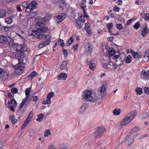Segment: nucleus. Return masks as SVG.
<instances>
[{
    "label": "nucleus",
    "mask_w": 149,
    "mask_h": 149,
    "mask_svg": "<svg viewBox=\"0 0 149 149\" xmlns=\"http://www.w3.org/2000/svg\"><path fill=\"white\" fill-rule=\"evenodd\" d=\"M36 27L37 28L36 30L29 31L28 33L29 36H35L38 33V32L40 33L41 32H46L48 31V27H45L44 24L41 22L38 23Z\"/></svg>",
    "instance_id": "f257e3e1"
},
{
    "label": "nucleus",
    "mask_w": 149,
    "mask_h": 149,
    "mask_svg": "<svg viewBox=\"0 0 149 149\" xmlns=\"http://www.w3.org/2000/svg\"><path fill=\"white\" fill-rule=\"evenodd\" d=\"M137 112L136 111H131L127 114L125 117L121 121V126H125L131 122L136 115Z\"/></svg>",
    "instance_id": "f03ea898"
},
{
    "label": "nucleus",
    "mask_w": 149,
    "mask_h": 149,
    "mask_svg": "<svg viewBox=\"0 0 149 149\" xmlns=\"http://www.w3.org/2000/svg\"><path fill=\"white\" fill-rule=\"evenodd\" d=\"M139 127H135L133 128L130 132V134L127 136L125 138V141H129L128 144L130 146L133 143L134 139L138 135L137 132L139 130Z\"/></svg>",
    "instance_id": "7ed1b4c3"
},
{
    "label": "nucleus",
    "mask_w": 149,
    "mask_h": 149,
    "mask_svg": "<svg viewBox=\"0 0 149 149\" xmlns=\"http://www.w3.org/2000/svg\"><path fill=\"white\" fill-rule=\"evenodd\" d=\"M83 97L87 101L91 102H95L98 100L96 94H92V91L91 90L85 91Z\"/></svg>",
    "instance_id": "20e7f679"
},
{
    "label": "nucleus",
    "mask_w": 149,
    "mask_h": 149,
    "mask_svg": "<svg viewBox=\"0 0 149 149\" xmlns=\"http://www.w3.org/2000/svg\"><path fill=\"white\" fill-rule=\"evenodd\" d=\"M105 131V129L104 128L101 127H98L95 129L94 132V138L95 139L100 138Z\"/></svg>",
    "instance_id": "39448f33"
},
{
    "label": "nucleus",
    "mask_w": 149,
    "mask_h": 149,
    "mask_svg": "<svg viewBox=\"0 0 149 149\" xmlns=\"http://www.w3.org/2000/svg\"><path fill=\"white\" fill-rule=\"evenodd\" d=\"M24 64L19 63L17 65L15 66V72L16 74L19 75L23 72L24 70Z\"/></svg>",
    "instance_id": "423d86ee"
},
{
    "label": "nucleus",
    "mask_w": 149,
    "mask_h": 149,
    "mask_svg": "<svg viewBox=\"0 0 149 149\" xmlns=\"http://www.w3.org/2000/svg\"><path fill=\"white\" fill-rule=\"evenodd\" d=\"M12 39L9 36H6L3 35H0V43L1 44H10Z\"/></svg>",
    "instance_id": "0eeeda50"
},
{
    "label": "nucleus",
    "mask_w": 149,
    "mask_h": 149,
    "mask_svg": "<svg viewBox=\"0 0 149 149\" xmlns=\"http://www.w3.org/2000/svg\"><path fill=\"white\" fill-rule=\"evenodd\" d=\"M97 93L99 97L101 98L104 97L107 92L106 88L104 85H103L102 86L99 87L97 90Z\"/></svg>",
    "instance_id": "6e6552de"
},
{
    "label": "nucleus",
    "mask_w": 149,
    "mask_h": 149,
    "mask_svg": "<svg viewBox=\"0 0 149 149\" xmlns=\"http://www.w3.org/2000/svg\"><path fill=\"white\" fill-rule=\"evenodd\" d=\"M13 47L17 52H24V47L22 45L19 44H14L13 46Z\"/></svg>",
    "instance_id": "1a4fd4ad"
},
{
    "label": "nucleus",
    "mask_w": 149,
    "mask_h": 149,
    "mask_svg": "<svg viewBox=\"0 0 149 149\" xmlns=\"http://www.w3.org/2000/svg\"><path fill=\"white\" fill-rule=\"evenodd\" d=\"M45 38L46 40L45 41L42 42H41L38 46V47L40 48L46 46V45L49 44L50 41V36L49 35H47L45 36Z\"/></svg>",
    "instance_id": "9d476101"
},
{
    "label": "nucleus",
    "mask_w": 149,
    "mask_h": 149,
    "mask_svg": "<svg viewBox=\"0 0 149 149\" xmlns=\"http://www.w3.org/2000/svg\"><path fill=\"white\" fill-rule=\"evenodd\" d=\"M54 94L52 92H50L49 93L47 96V99H45L43 100V104H49L51 103L50 100L51 97L54 96Z\"/></svg>",
    "instance_id": "9b49d317"
},
{
    "label": "nucleus",
    "mask_w": 149,
    "mask_h": 149,
    "mask_svg": "<svg viewBox=\"0 0 149 149\" xmlns=\"http://www.w3.org/2000/svg\"><path fill=\"white\" fill-rule=\"evenodd\" d=\"M31 98H28L26 97L24 98L22 100V102L20 104L19 106V108L21 109L24 106H25L29 103V102L31 100Z\"/></svg>",
    "instance_id": "f8f14e48"
},
{
    "label": "nucleus",
    "mask_w": 149,
    "mask_h": 149,
    "mask_svg": "<svg viewBox=\"0 0 149 149\" xmlns=\"http://www.w3.org/2000/svg\"><path fill=\"white\" fill-rule=\"evenodd\" d=\"M8 78V73L3 71V69L0 68V79L5 80Z\"/></svg>",
    "instance_id": "ddd939ff"
},
{
    "label": "nucleus",
    "mask_w": 149,
    "mask_h": 149,
    "mask_svg": "<svg viewBox=\"0 0 149 149\" xmlns=\"http://www.w3.org/2000/svg\"><path fill=\"white\" fill-rule=\"evenodd\" d=\"M15 57L18 60L19 63H21V61H23L25 55L24 52H22L20 53L16 54Z\"/></svg>",
    "instance_id": "4468645a"
},
{
    "label": "nucleus",
    "mask_w": 149,
    "mask_h": 149,
    "mask_svg": "<svg viewBox=\"0 0 149 149\" xmlns=\"http://www.w3.org/2000/svg\"><path fill=\"white\" fill-rule=\"evenodd\" d=\"M113 26V24L112 23H109L107 24V27L108 29L109 32L110 34L111 35H118V33H117L116 34H115V33H112L111 30L112 29Z\"/></svg>",
    "instance_id": "2eb2a0df"
},
{
    "label": "nucleus",
    "mask_w": 149,
    "mask_h": 149,
    "mask_svg": "<svg viewBox=\"0 0 149 149\" xmlns=\"http://www.w3.org/2000/svg\"><path fill=\"white\" fill-rule=\"evenodd\" d=\"M17 105V102L14 98L12 99L8 104V106L9 107H16Z\"/></svg>",
    "instance_id": "dca6fc26"
},
{
    "label": "nucleus",
    "mask_w": 149,
    "mask_h": 149,
    "mask_svg": "<svg viewBox=\"0 0 149 149\" xmlns=\"http://www.w3.org/2000/svg\"><path fill=\"white\" fill-rule=\"evenodd\" d=\"M53 2L55 5H59V8H61L62 6L61 5V4H63L64 2L63 0H53Z\"/></svg>",
    "instance_id": "f3484780"
},
{
    "label": "nucleus",
    "mask_w": 149,
    "mask_h": 149,
    "mask_svg": "<svg viewBox=\"0 0 149 149\" xmlns=\"http://www.w3.org/2000/svg\"><path fill=\"white\" fill-rule=\"evenodd\" d=\"M62 76H63V79L65 80L67 77V75L65 73H61L58 75L57 77L58 79L59 80H61L62 78Z\"/></svg>",
    "instance_id": "a211bd4d"
},
{
    "label": "nucleus",
    "mask_w": 149,
    "mask_h": 149,
    "mask_svg": "<svg viewBox=\"0 0 149 149\" xmlns=\"http://www.w3.org/2000/svg\"><path fill=\"white\" fill-rule=\"evenodd\" d=\"M87 64L89 65L90 69L93 71H94V67L95 66V63H93L92 60H91L89 61H88L87 62Z\"/></svg>",
    "instance_id": "6ab92c4d"
},
{
    "label": "nucleus",
    "mask_w": 149,
    "mask_h": 149,
    "mask_svg": "<svg viewBox=\"0 0 149 149\" xmlns=\"http://www.w3.org/2000/svg\"><path fill=\"white\" fill-rule=\"evenodd\" d=\"M86 52L87 53H91L92 50L93 46L91 45L88 44L85 46Z\"/></svg>",
    "instance_id": "aec40b11"
},
{
    "label": "nucleus",
    "mask_w": 149,
    "mask_h": 149,
    "mask_svg": "<svg viewBox=\"0 0 149 149\" xmlns=\"http://www.w3.org/2000/svg\"><path fill=\"white\" fill-rule=\"evenodd\" d=\"M66 15L65 14L60 13L57 16V19L59 20L58 21V23L59 22H61L66 17Z\"/></svg>",
    "instance_id": "412c9836"
},
{
    "label": "nucleus",
    "mask_w": 149,
    "mask_h": 149,
    "mask_svg": "<svg viewBox=\"0 0 149 149\" xmlns=\"http://www.w3.org/2000/svg\"><path fill=\"white\" fill-rule=\"evenodd\" d=\"M87 105L86 104H84L82 106L80 107L79 112L80 113L83 114L85 111Z\"/></svg>",
    "instance_id": "4be33fe9"
},
{
    "label": "nucleus",
    "mask_w": 149,
    "mask_h": 149,
    "mask_svg": "<svg viewBox=\"0 0 149 149\" xmlns=\"http://www.w3.org/2000/svg\"><path fill=\"white\" fill-rule=\"evenodd\" d=\"M68 62L66 61H64L62 63L61 66L60 68L61 70L67 68V65Z\"/></svg>",
    "instance_id": "5701e85b"
},
{
    "label": "nucleus",
    "mask_w": 149,
    "mask_h": 149,
    "mask_svg": "<svg viewBox=\"0 0 149 149\" xmlns=\"http://www.w3.org/2000/svg\"><path fill=\"white\" fill-rule=\"evenodd\" d=\"M108 65V68L111 69H115L117 67V66L113 63L110 61Z\"/></svg>",
    "instance_id": "b1692460"
},
{
    "label": "nucleus",
    "mask_w": 149,
    "mask_h": 149,
    "mask_svg": "<svg viewBox=\"0 0 149 149\" xmlns=\"http://www.w3.org/2000/svg\"><path fill=\"white\" fill-rule=\"evenodd\" d=\"M149 32V30L147 27H145L142 30L141 32L142 35L144 37L146 34Z\"/></svg>",
    "instance_id": "393cba45"
},
{
    "label": "nucleus",
    "mask_w": 149,
    "mask_h": 149,
    "mask_svg": "<svg viewBox=\"0 0 149 149\" xmlns=\"http://www.w3.org/2000/svg\"><path fill=\"white\" fill-rule=\"evenodd\" d=\"M115 52L114 49L112 48H110L109 49L108 53L110 56H111Z\"/></svg>",
    "instance_id": "a878e982"
},
{
    "label": "nucleus",
    "mask_w": 149,
    "mask_h": 149,
    "mask_svg": "<svg viewBox=\"0 0 149 149\" xmlns=\"http://www.w3.org/2000/svg\"><path fill=\"white\" fill-rule=\"evenodd\" d=\"M142 54L141 52H136L135 55V58H134L135 60L136 61H138L139 59L141 58L142 57Z\"/></svg>",
    "instance_id": "bb28decb"
},
{
    "label": "nucleus",
    "mask_w": 149,
    "mask_h": 149,
    "mask_svg": "<svg viewBox=\"0 0 149 149\" xmlns=\"http://www.w3.org/2000/svg\"><path fill=\"white\" fill-rule=\"evenodd\" d=\"M37 74L38 73L37 72L33 71L28 76V77L29 79H32L34 77L36 76Z\"/></svg>",
    "instance_id": "cd10ccee"
},
{
    "label": "nucleus",
    "mask_w": 149,
    "mask_h": 149,
    "mask_svg": "<svg viewBox=\"0 0 149 149\" xmlns=\"http://www.w3.org/2000/svg\"><path fill=\"white\" fill-rule=\"evenodd\" d=\"M44 116V115L42 113L39 114L38 116V118L36 119V120L41 122Z\"/></svg>",
    "instance_id": "c85d7f7f"
},
{
    "label": "nucleus",
    "mask_w": 149,
    "mask_h": 149,
    "mask_svg": "<svg viewBox=\"0 0 149 149\" xmlns=\"http://www.w3.org/2000/svg\"><path fill=\"white\" fill-rule=\"evenodd\" d=\"M132 57L130 55H129L125 58V61L127 63H130L132 61Z\"/></svg>",
    "instance_id": "c756f323"
},
{
    "label": "nucleus",
    "mask_w": 149,
    "mask_h": 149,
    "mask_svg": "<svg viewBox=\"0 0 149 149\" xmlns=\"http://www.w3.org/2000/svg\"><path fill=\"white\" fill-rule=\"evenodd\" d=\"M113 113L115 115H119L120 113V109H117L116 108H115L113 110Z\"/></svg>",
    "instance_id": "7c9ffc66"
},
{
    "label": "nucleus",
    "mask_w": 149,
    "mask_h": 149,
    "mask_svg": "<svg viewBox=\"0 0 149 149\" xmlns=\"http://www.w3.org/2000/svg\"><path fill=\"white\" fill-rule=\"evenodd\" d=\"M149 73V70H143L141 72V75H143L144 76H147L148 77Z\"/></svg>",
    "instance_id": "2f4dec72"
},
{
    "label": "nucleus",
    "mask_w": 149,
    "mask_h": 149,
    "mask_svg": "<svg viewBox=\"0 0 149 149\" xmlns=\"http://www.w3.org/2000/svg\"><path fill=\"white\" fill-rule=\"evenodd\" d=\"M149 117V114L148 113L143 114L141 116V118L142 120H145Z\"/></svg>",
    "instance_id": "473e14b6"
},
{
    "label": "nucleus",
    "mask_w": 149,
    "mask_h": 149,
    "mask_svg": "<svg viewBox=\"0 0 149 149\" xmlns=\"http://www.w3.org/2000/svg\"><path fill=\"white\" fill-rule=\"evenodd\" d=\"M26 97L31 98L30 97V88H27L26 90Z\"/></svg>",
    "instance_id": "72a5a7b5"
},
{
    "label": "nucleus",
    "mask_w": 149,
    "mask_h": 149,
    "mask_svg": "<svg viewBox=\"0 0 149 149\" xmlns=\"http://www.w3.org/2000/svg\"><path fill=\"white\" fill-rule=\"evenodd\" d=\"M36 15V12L32 11L28 15V16L29 18H31L34 17Z\"/></svg>",
    "instance_id": "f704fd0d"
},
{
    "label": "nucleus",
    "mask_w": 149,
    "mask_h": 149,
    "mask_svg": "<svg viewBox=\"0 0 149 149\" xmlns=\"http://www.w3.org/2000/svg\"><path fill=\"white\" fill-rule=\"evenodd\" d=\"M6 15V12L4 10L1 9L0 10V17H5Z\"/></svg>",
    "instance_id": "c9c22d12"
},
{
    "label": "nucleus",
    "mask_w": 149,
    "mask_h": 149,
    "mask_svg": "<svg viewBox=\"0 0 149 149\" xmlns=\"http://www.w3.org/2000/svg\"><path fill=\"white\" fill-rule=\"evenodd\" d=\"M10 119L13 124L15 123L17 121V119L15 118V116L14 115L10 116Z\"/></svg>",
    "instance_id": "e433bc0d"
},
{
    "label": "nucleus",
    "mask_w": 149,
    "mask_h": 149,
    "mask_svg": "<svg viewBox=\"0 0 149 149\" xmlns=\"http://www.w3.org/2000/svg\"><path fill=\"white\" fill-rule=\"evenodd\" d=\"M86 2V0H83L81 1V3L80 4L81 8L82 9H84L86 7V5L85 4Z\"/></svg>",
    "instance_id": "4c0bfd02"
},
{
    "label": "nucleus",
    "mask_w": 149,
    "mask_h": 149,
    "mask_svg": "<svg viewBox=\"0 0 149 149\" xmlns=\"http://www.w3.org/2000/svg\"><path fill=\"white\" fill-rule=\"evenodd\" d=\"M135 91L139 95H141L143 93L142 90L141 88L137 87Z\"/></svg>",
    "instance_id": "58836bf2"
},
{
    "label": "nucleus",
    "mask_w": 149,
    "mask_h": 149,
    "mask_svg": "<svg viewBox=\"0 0 149 149\" xmlns=\"http://www.w3.org/2000/svg\"><path fill=\"white\" fill-rule=\"evenodd\" d=\"M43 32H40V33H39L38 35L37 38L38 39H41L43 38L45 36V35L42 33Z\"/></svg>",
    "instance_id": "ea45409f"
},
{
    "label": "nucleus",
    "mask_w": 149,
    "mask_h": 149,
    "mask_svg": "<svg viewBox=\"0 0 149 149\" xmlns=\"http://www.w3.org/2000/svg\"><path fill=\"white\" fill-rule=\"evenodd\" d=\"M73 39L72 37H71L70 39L68 41L67 46H69L72 44L73 42Z\"/></svg>",
    "instance_id": "a19ab883"
},
{
    "label": "nucleus",
    "mask_w": 149,
    "mask_h": 149,
    "mask_svg": "<svg viewBox=\"0 0 149 149\" xmlns=\"http://www.w3.org/2000/svg\"><path fill=\"white\" fill-rule=\"evenodd\" d=\"M144 92L147 95H149V86L144 88Z\"/></svg>",
    "instance_id": "79ce46f5"
},
{
    "label": "nucleus",
    "mask_w": 149,
    "mask_h": 149,
    "mask_svg": "<svg viewBox=\"0 0 149 149\" xmlns=\"http://www.w3.org/2000/svg\"><path fill=\"white\" fill-rule=\"evenodd\" d=\"M10 29V28L5 26H3L1 27V31L3 32L7 31H9Z\"/></svg>",
    "instance_id": "37998d69"
},
{
    "label": "nucleus",
    "mask_w": 149,
    "mask_h": 149,
    "mask_svg": "<svg viewBox=\"0 0 149 149\" xmlns=\"http://www.w3.org/2000/svg\"><path fill=\"white\" fill-rule=\"evenodd\" d=\"M76 25L77 27L81 29L82 28V26L81 25V23L80 21H77L76 22Z\"/></svg>",
    "instance_id": "c03bdc74"
},
{
    "label": "nucleus",
    "mask_w": 149,
    "mask_h": 149,
    "mask_svg": "<svg viewBox=\"0 0 149 149\" xmlns=\"http://www.w3.org/2000/svg\"><path fill=\"white\" fill-rule=\"evenodd\" d=\"M51 134V132L49 130H47L45 132L44 136H45L48 137L49 135Z\"/></svg>",
    "instance_id": "a18cd8bd"
},
{
    "label": "nucleus",
    "mask_w": 149,
    "mask_h": 149,
    "mask_svg": "<svg viewBox=\"0 0 149 149\" xmlns=\"http://www.w3.org/2000/svg\"><path fill=\"white\" fill-rule=\"evenodd\" d=\"M58 43L59 45L62 46L63 47L64 46V44L63 40L61 39H59L58 41Z\"/></svg>",
    "instance_id": "49530a36"
},
{
    "label": "nucleus",
    "mask_w": 149,
    "mask_h": 149,
    "mask_svg": "<svg viewBox=\"0 0 149 149\" xmlns=\"http://www.w3.org/2000/svg\"><path fill=\"white\" fill-rule=\"evenodd\" d=\"M5 22L7 24H10L12 22V20L10 18H7L5 19Z\"/></svg>",
    "instance_id": "de8ad7c7"
},
{
    "label": "nucleus",
    "mask_w": 149,
    "mask_h": 149,
    "mask_svg": "<svg viewBox=\"0 0 149 149\" xmlns=\"http://www.w3.org/2000/svg\"><path fill=\"white\" fill-rule=\"evenodd\" d=\"M17 89L15 87L11 89V92L13 94L16 93L17 92Z\"/></svg>",
    "instance_id": "09e8293b"
},
{
    "label": "nucleus",
    "mask_w": 149,
    "mask_h": 149,
    "mask_svg": "<svg viewBox=\"0 0 149 149\" xmlns=\"http://www.w3.org/2000/svg\"><path fill=\"white\" fill-rule=\"evenodd\" d=\"M33 111H31L29 112L27 118H29V119H31L33 116Z\"/></svg>",
    "instance_id": "8fccbe9b"
},
{
    "label": "nucleus",
    "mask_w": 149,
    "mask_h": 149,
    "mask_svg": "<svg viewBox=\"0 0 149 149\" xmlns=\"http://www.w3.org/2000/svg\"><path fill=\"white\" fill-rule=\"evenodd\" d=\"M116 26L117 28L119 30H121L122 29V25L121 24H116Z\"/></svg>",
    "instance_id": "3c124183"
},
{
    "label": "nucleus",
    "mask_w": 149,
    "mask_h": 149,
    "mask_svg": "<svg viewBox=\"0 0 149 149\" xmlns=\"http://www.w3.org/2000/svg\"><path fill=\"white\" fill-rule=\"evenodd\" d=\"M31 6L34 9L36 7V6L37 4V3L36 2H35L33 1H32L31 4Z\"/></svg>",
    "instance_id": "603ef678"
},
{
    "label": "nucleus",
    "mask_w": 149,
    "mask_h": 149,
    "mask_svg": "<svg viewBox=\"0 0 149 149\" xmlns=\"http://www.w3.org/2000/svg\"><path fill=\"white\" fill-rule=\"evenodd\" d=\"M140 26V24L139 22H137L136 23L135 25L134 26V28L138 29Z\"/></svg>",
    "instance_id": "864d4df0"
},
{
    "label": "nucleus",
    "mask_w": 149,
    "mask_h": 149,
    "mask_svg": "<svg viewBox=\"0 0 149 149\" xmlns=\"http://www.w3.org/2000/svg\"><path fill=\"white\" fill-rule=\"evenodd\" d=\"M30 119H29V118H27L26 120L24 123V125L26 126L29 122Z\"/></svg>",
    "instance_id": "5fc2aeb1"
},
{
    "label": "nucleus",
    "mask_w": 149,
    "mask_h": 149,
    "mask_svg": "<svg viewBox=\"0 0 149 149\" xmlns=\"http://www.w3.org/2000/svg\"><path fill=\"white\" fill-rule=\"evenodd\" d=\"M33 100L35 102H36L38 100V97L37 96H35L32 97Z\"/></svg>",
    "instance_id": "6e6d98bb"
},
{
    "label": "nucleus",
    "mask_w": 149,
    "mask_h": 149,
    "mask_svg": "<svg viewBox=\"0 0 149 149\" xmlns=\"http://www.w3.org/2000/svg\"><path fill=\"white\" fill-rule=\"evenodd\" d=\"M145 19L147 21L149 20V13H147L145 14Z\"/></svg>",
    "instance_id": "4d7b16f0"
},
{
    "label": "nucleus",
    "mask_w": 149,
    "mask_h": 149,
    "mask_svg": "<svg viewBox=\"0 0 149 149\" xmlns=\"http://www.w3.org/2000/svg\"><path fill=\"white\" fill-rule=\"evenodd\" d=\"M25 7H27L29 8L31 10L34 9L33 7L31 6V4L30 5V3H29V5H27V6H25Z\"/></svg>",
    "instance_id": "13d9d810"
},
{
    "label": "nucleus",
    "mask_w": 149,
    "mask_h": 149,
    "mask_svg": "<svg viewBox=\"0 0 149 149\" xmlns=\"http://www.w3.org/2000/svg\"><path fill=\"white\" fill-rule=\"evenodd\" d=\"M87 31V33L88 34H90L91 33V31L90 27H88L85 29Z\"/></svg>",
    "instance_id": "bf43d9fd"
},
{
    "label": "nucleus",
    "mask_w": 149,
    "mask_h": 149,
    "mask_svg": "<svg viewBox=\"0 0 149 149\" xmlns=\"http://www.w3.org/2000/svg\"><path fill=\"white\" fill-rule=\"evenodd\" d=\"M63 52L64 56L65 57H66L68 55V53L67 50L65 49H63Z\"/></svg>",
    "instance_id": "052dcab7"
},
{
    "label": "nucleus",
    "mask_w": 149,
    "mask_h": 149,
    "mask_svg": "<svg viewBox=\"0 0 149 149\" xmlns=\"http://www.w3.org/2000/svg\"><path fill=\"white\" fill-rule=\"evenodd\" d=\"M120 10V9L117 6H115L113 8V10L115 11H118V12Z\"/></svg>",
    "instance_id": "680f3d73"
},
{
    "label": "nucleus",
    "mask_w": 149,
    "mask_h": 149,
    "mask_svg": "<svg viewBox=\"0 0 149 149\" xmlns=\"http://www.w3.org/2000/svg\"><path fill=\"white\" fill-rule=\"evenodd\" d=\"M131 53L132 54V55L134 58H135V55L137 52H135L133 50H131Z\"/></svg>",
    "instance_id": "e2e57ef3"
},
{
    "label": "nucleus",
    "mask_w": 149,
    "mask_h": 149,
    "mask_svg": "<svg viewBox=\"0 0 149 149\" xmlns=\"http://www.w3.org/2000/svg\"><path fill=\"white\" fill-rule=\"evenodd\" d=\"M90 26V24L89 23L87 22L85 24V29L89 27Z\"/></svg>",
    "instance_id": "0e129e2a"
},
{
    "label": "nucleus",
    "mask_w": 149,
    "mask_h": 149,
    "mask_svg": "<svg viewBox=\"0 0 149 149\" xmlns=\"http://www.w3.org/2000/svg\"><path fill=\"white\" fill-rule=\"evenodd\" d=\"M119 55H115L113 58L115 59L116 62H117L118 60L117 59L119 57Z\"/></svg>",
    "instance_id": "69168bd1"
},
{
    "label": "nucleus",
    "mask_w": 149,
    "mask_h": 149,
    "mask_svg": "<svg viewBox=\"0 0 149 149\" xmlns=\"http://www.w3.org/2000/svg\"><path fill=\"white\" fill-rule=\"evenodd\" d=\"M108 65L106 63H104L103 65V67L106 69L108 67Z\"/></svg>",
    "instance_id": "338daca9"
},
{
    "label": "nucleus",
    "mask_w": 149,
    "mask_h": 149,
    "mask_svg": "<svg viewBox=\"0 0 149 149\" xmlns=\"http://www.w3.org/2000/svg\"><path fill=\"white\" fill-rule=\"evenodd\" d=\"M113 36H111L108 38V40L109 41H112L113 39Z\"/></svg>",
    "instance_id": "774afa93"
}]
</instances>
